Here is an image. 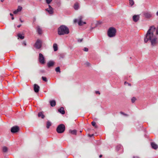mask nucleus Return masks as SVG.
<instances>
[{
    "label": "nucleus",
    "mask_w": 158,
    "mask_h": 158,
    "mask_svg": "<svg viewBox=\"0 0 158 158\" xmlns=\"http://www.w3.org/2000/svg\"><path fill=\"white\" fill-rule=\"evenodd\" d=\"M48 7H49V8H48V9H53V8L50 5H48Z\"/></svg>",
    "instance_id": "4c0bfd02"
},
{
    "label": "nucleus",
    "mask_w": 158,
    "mask_h": 158,
    "mask_svg": "<svg viewBox=\"0 0 158 158\" xmlns=\"http://www.w3.org/2000/svg\"><path fill=\"white\" fill-rule=\"evenodd\" d=\"M102 23V22L100 21H98L97 23L95 24V27L98 26V25H100Z\"/></svg>",
    "instance_id": "c756f323"
},
{
    "label": "nucleus",
    "mask_w": 158,
    "mask_h": 158,
    "mask_svg": "<svg viewBox=\"0 0 158 158\" xmlns=\"http://www.w3.org/2000/svg\"><path fill=\"white\" fill-rule=\"evenodd\" d=\"M151 146L152 148L154 149H156L158 148V145L154 142L151 143Z\"/></svg>",
    "instance_id": "f8f14e48"
},
{
    "label": "nucleus",
    "mask_w": 158,
    "mask_h": 158,
    "mask_svg": "<svg viewBox=\"0 0 158 158\" xmlns=\"http://www.w3.org/2000/svg\"><path fill=\"white\" fill-rule=\"evenodd\" d=\"M156 15L158 16V11L156 13Z\"/></svg>",
    "instance_id": "13d9d810"
},
{
    "label": "nucleus",
    "mask_w": 158,
    "mask_h": 158,
    "mask_svg": "<svg viewBox=\"0 0 158 158\" xmlns=\"http://www.w3.org/2000/svg\"><path fill=\"white\" fill-rule=\"evenodd\" d=\"M18 12H19V11H17V10H16L13 12V13L14 14H17Z\"/></svg>",
    "instance_id": "e433bc0d"
},
{
    "label": "nucleus",
    "mask_w": 158,
    "mask_h": 158,
    "mask_svg": "<svg viewBox=\"0 0 158 158\" xmlns=\"http://www.w3.org/2000/svg\"><path fill=\"white\" fill-rule=\"evenodd\" d=\"M21 24H20V25H18V26H17V27H21Z\"/></svg>",
    "instance_id": "603ef678"
},
{
    "label": "nucleus",
    "mask_w": 158,
    "mask_h": 158,
    "mask_svg": "<svg viewBox=\"0 0 158 158\" xmlns=\"http://www.w3.org/2000/svg\"><path fill=\"white\" fill-rule=\"evenodd\" d=\"M139 15H134L132 17V19L133 21L135 22H137L139 19Z\"/></svg>",
    "instance_id": "1a4fd4ad"
},
{
    "label": "nucleus",
    "mask_w": 158,
    "mask_h": 158,
    "mask_svg": "<svg viewBox=\"0 0 158 158\" xmlns=\"http://www.w3.org/2000/svg\"><path fill=\"white\" fill-rule=\"evenodd\" d=\"M53 47L54 51H56L58 50L57 45L56 44H54L53 45Z\"/></svg>",
    "instance_id": "b1692460"
},
{
    "label": "nucleus",
    "mask_w": 158,
    "mask_h": 158,
    "mask_svg": "<svg viewBox=\"0 0 158 158\" xmlns=\"http://www.w3.org/2000/svg\"><path fill=\"white\" fill-rule=\"evenodd\" d=\"M19 20L21 22V23H23V21L21 19V18H19Z\"/></svg>",
    "instance_id": "49530a36"
},
{
    "label": "nucleus",
    "mask_w": 158,
    "mask_h": 158,
    "mask_svg": "<svg viewBox=\"0 0 158 158\" xmlns=\"http://www.w3.org/2000/svg\"><path fill=\"white\" fill-rule=\"evenodd\" d=\"M58 111L59 112L62 114H64L65 113V111L64 110V108L63 107H61L60 109L58 110Z\"/></svg>",
    "instance_id": "ddd939ff"
},
{
    "label": "nucleus",
    "mask_w": 158,
    "mask_h": 158,
    "mask_svg": "<svg viewBox=\"0 0 158 158\" xmlns=\"http://www.w3.org/2000/svg\"><path fill=\"white\" fill-rule=\"evenodd\" d=\"M2 151L3 152H6L8 151V148L6 146L3 147H2Z\"/></svg>",
    "instance_id": "412c9836"
},
{
    "label": "nucleus",
    "mask_w": 158,
    "mask_h": 158,
    "mask_svg": "<svg viewBox=\"0 0 158 158\" xmlns=\"http://www.w3.org/2000/svg\"><path fill=\"white\" fill-rule=\"evenodd\" d=\"M69 32V28L64 25H61L58 29V34L59 35L68 34Z\"/></svg>",
    "instance_id": "f03ea898"
},
{
    "label": "nucleus",
    "mask_w": 158,
    "mask_h": 158,
    "mask_svg": "<svg viewBox=\"0 0 158 158\" xmlns=\"http://www.w3.org/2000/svg\"><path fill=\"white\" fill-rule=\"evenodd\" d=\"M35 20H36V19L35 18H34V20H33V21L34 22H35Z\"/></svg>",
    "instance_id": "4d7b16f0"
},
{
    "label": "nucleus",
    "mask_w": 158,
    "mask_h": 158,
    "mask_svg": "<svg viewBox=\"0 0 158 158\" xmlns=\"http://www.w3.org/2000/svg\"><path fill=\"white\" fill-rule=\"evenodd\" d=\"M17 36L18 37V38H19L21 40L23 39L24 38V36L23 35L20 33H19L17 35Z\"/></svg>",
    "instance_id": "5701e85b"
},
{
    "label": "nucleus",
    "mask_w": 158,
    "mask_h": 158,
    "mask_svg": "<svg viewBox=\"0 0 158 158\" xmlns=\"http://www.w3.org/2000/svg\"><path fill=\"white\" fill-rule=\"evenodd\" d=\"M69 132L72 135H76L77 133V130L75 129L73 130L70 129L69 130Z\"/></svg>",
    "instance_id": "dca6fc26"
},
{
    "label": "nucleus",
    "mask_w": 158,
    "mask_h": 158,
    "mask_svg": "<svg viewBox=\"0 0 158 158\" xmlns=\"http://www.w3.org/2000/svg\"><path fill=\"white\" fill-rule=\"evenodd\" d=\"M95 27H91V28H90V30H91V31L92 30H93V29H94V28H95Z\"/></svg>",
    "instance_id": "a18cd8bd"
},
{
    "label": "nucleus",
    "mask_w": 158,
    "mask_h": 158,
    "mask_svg": "<svg viewBox=\"0 0 158 158\" xmlns=\"http://www.w3.org/2000/svg\"><path fill=\"white\" fill-rule=\"evenodd\" d=\"M82 16H80L79 18L78 24L80 26H82L83 24L82 23Z\"/></svg>",
    "instance_id": "2eb2a0df"
},
{
    "label": "nucleus",
    "mask_w": 158,
    "mask_h": 158,
    "mask_svg": "<svg viewBox=\"0 0 158 158\" xmlns=\"http://www.w3.org/2000/svg\"><path fill=\"white\" fill-rule=\"evenodd\" d=\"M92 125L95 128H97L98 127V126L96 125V123L94 122H92L91 123Z\"/></svg>",
    "instance_id": "a878e982"
},
{
    "label": "nucleus",
    "mask_w": 158,
    "mask_h": 158,
    "mask_svg": "<svg viewBox=\"0 0 158 158\" xmlns=\"http://www.w3.org/2000/svg\"><path fill=\"white\" fill-rule=\"evenodd\" d=\"M42 78L43 81H44L45 82H47L48 81V80L47 79L46 77H42Z\"/></svg>",
    "instance_id": "7c9ffc66"
},
{
    "label": "nucleus",
    "mask_w": 158,
    "mask_h": 158,
    "mask_svg": "<svg viewBox=\"0 0 158 158\" xmlns=\"http://www.w3.org/2000/svg\"><path fill=\"white\" fill-rule=\"evenodd\" d=\"M10 15L11 16H12L13 15V14L11 13H10Z\"/></svg>",
    "instance_id": "864d4df0"
},
{
    "label": "nucleus",
    "mask_w": 158,
    "mask_h": 158,
    "mask_svg": "<svg viewBox=\"0 0 158 158\" xmlns=\"http://www.w3.org/2000/svg\"><path fill=\"white\" fill-rule=\"evenodd\" d=\"M80 133H81L82 132V131H80Z\"/></svg>",
    "instance_id": "680f3d73"
},
{
    "label": "nucleus",
    "mask_w": 158,
    "mask_h": 158,
    "mask_svg": "<svg viewBox=\"0 0 158 158\" xmlns=\"http://www.w3.org/2000/svg\"><path fill=\"white\" fill-rule=\"evenodd\" d=\"M124 116H128V115L127 114H124L123 115Z\"/></svg>",
    "instance_id": "de8ad7c7"
},
{
    "label": "nucleus",
    "mask_w": 158,
    "mask_h": 158,
    "mask_svg": "<svg viewBox=\"0 0 158 158\" xmlns=\"http://www.w3.org/2000/svg\"><path fill=\"white\" fill-rule=\"evenodd\" d=\"M85 64L87 66H89L90 65V64L88 62H86Z\"/></svg>",
    "instance_id": "473e14b6"
},
{
    "label": "nucleus",
    "mask_w": 158,
    "mask_h": 158,
    "mask_svg": "<svg viewBox=\"0 0 158 158\" xmlns=\"http://www.w3.org/2000/svg\"><path fill=\"white\" fill-rule=\"evenodd\" d=\"M136 100V99L135 97H132L131 99V102L132 103H134L135 102V101Z\"/></svg>",
    "instance_id": "bb28decb"
},
{
    "label": "nucleus",
    "mask_w": 158,
    "mask_h": 158,
    "mask_svg": "<svg viewBox=\"0 0 158 158\" xmlns=\"http://www.w3.org/2000/svg\"><path fill=\"white\" fill-rule=\"evenodd\" d=\"M61 57H62V58H63V57H62V56H61Z\"/></svg>",
    "instance_id": "0e129e2a"
},
{
    "label": "nucleus",
    "mask_w": 158,
    "mask_h": 158,
    "mask_svg": "<svg viewBox=\"0 0 158 158\" xmlns=\"http://www.w3.org/2000/svg\"><path fill=\"white\" fill-rule=\"evenodd\" d=\"M55 64V62L53 61L50 60L48 61L47 64V66L48 68H50L53 67Z\"/></svg>",
    "instance_id": "9b49d317"
},
{
    "label": "nucleus",
    "mask_w": 158,
    "mask_h": 158,
    "mask_svg": "<svg viewBox=\"0 0 158 158\" xmlns=\"http://www.w3.org/2000/svg\"><path fill=\"white\" fill-rule=\"evenodd\" d=\"M52 125V123L49 121H48L46 123V127L47 129L49 128L50 126Z\"/></svg>",
    "instance_id": "aec40b11"
},
{
    "label": "nucleus",
    "mask_w": 158,
    "mask_h": 158,
    "mask_svg": "<svg viewBox=\"0 0 158 158\" xmlns=\"http://www.w3.org/2000/svg\"><path fill=\"white\" fill-rule=\"evenodd\" d=\"M73 7L74 9L76 10H78L79 8L78 3L77 2L75 3Z\"/></svg>",
    "instance_id": "a211bd4d"
},
{
    "label": "nucleus",
    "mask_w": 158,
    "mask_h": 158,
    "mask_svg": "<svg viewBox=\"0 0 158 158\" xmlns=\"http://www.w3.org/2000/svg\"><path fill=\"white\" fill-rule=\"evenodd\" d=\"M61 57H62V58H63V57H62V56H61Z\"/></svg>",
    "instance_id": "e2e57ef3"
},
{
    "label": "nucleus",
    "mask_w": 158,
    "mask_h": 158,
    "mask_svg": "<svg viewBox=\"0 0 158 158\" xmlns=\"http://www.w3.org/2000/svg\"><path fill=\"white\" fill-rule=\"evenodd\" d=\"M83 50L85 52H88V49L86 48H84Z\"/></svg>",
    "instance_id": "72a5a7b5"
},
{
    "label": "nucleus",
    "mask_w": 158,
    "mask_h": 158,
    "mask_svg": "<svg viewBox=\"0 0 158 158\" xmlns=\"http://www.w3.org/2000/svg\"><path fill=\"white\" fill-rule=\"evenodd\" d=\"M156 34L158 35V27L156 29Z\"/></svg>",
    "instance_id": "ea45409f"
},
{
    "label": "nucleus",
    "mask_w": 158,
    "mask_h": 158,
    "mask_svg": "<svg viewBox=\"0 0 158 158\" xmlns=\"http://www.w3.org/2000/svg\"><path fill=\"white\" fill-rule=\"evenodd\" d=\"M120 113L122 114H123V115H124V114H125L124 112H122V111H121L120 112Z\"/></svg>",
    "instance_id": "c03bdc74"
},
{
    "label": "nucleus",
    "mask_w": 158,
    "mask_h": 158,
    "mask_svg": "<svg viewBox=\"0 0 158 158\" xmlns=\"http://www.w3.org/2000/svg\"><path fill=\"white\" fill-rule=\"evenodd\" d=\"M39 62L42 64H44L45 63L44 57L43 55L41 53L39 54L38 58Z\"/></svg>",
    "instance_id": "39448f33"
},
{
    "label": "nucleus",
    "mask_w": 158,
    "mask_h": 158,
    "mask_svg": "<svg viewBox=\"0 0 158 158\" xmlns=\"http://www.w3.org/2000/svg\"><path fill=\"white\" fill-rule=\"evenodd\" d=\"M45 10L48 12L50 14H52L53 13V9H48L47 8L45 9Z\"/></svg>",
    "instance_id": "6ab92c4d"
},
{
    "label": "nucleus",
    "mask_w": 158,
    "mask_h": 158,
    "mask_svg": "<svg viewBox=\"0 0 158 158\" xmlns=\"http://www.w3.org/2000/svg\"><path fill=\"white\" fill-rule=\"evenodd\" d=\"M35 47L37 49H40L42 47V41L39 39H38L35 44Z\"/></svg>",
    "instance_id": "423d86ee"
},
{
    "label": "nucleus",
    "mask_w": 158,
    "mask_h": 158,
    "mask_svg": "<svg viewBox=\"0 0 158 158\" xmlns=\"http://www.w3.org/2000/svg\"><path fill=\"white\" fill-rule=\"evenodd\" d=\"M52 0H46V2L48 4H50Z\"/></svg>",
    "instance_id": "2f4dec72"
},
{
    "label": "nucleus",
    "mask_w": 158,
    "mask_h": 158,
    "mask_svg": "<svg viewBox=\"0 0 158 158\" xmlns=\"http://www.w3.org/2000/svg\"><path fill=\"white\" fill-rule=\"evenodd\" d=\"M88 135L90 137H92L94 136V134H92V135L89 134Z\"/></svg>",
    "instance_id": "37998d69"
},
{
    "label": "nucleus",
    "mask_w": 158,
    "mask_h": 158,
    "mask_svg": "<svg viewBox=\"0 0 158 158\" xmlns=\"http://www.w3.org/2000/svg\"><path fill=\"white\" fill-rule=\"evenodd\" d=\"M50 105L52 107H54L56 105V102L55 100H53L50 101Z\"/></svg>",
    "instance_id": "f3484780"
},
{
    "label": "nucleus",
    "mask_w": 158,
    "mask_h": 158,
    "mask_svg": "<svg viewBox=\"0 0 158 158\" xmlns=\"http://www.w3.org/2000/svg\"><path fill=\"white\" fill-rule=\"evenodd\" d=\"M83 40V38L81 39H79L78 40V42H81Z\"/></svg>",
    "instance_id": "c9c22d12"
},
{
    "label": "nucleus",
    "mask_w": 158,
    "mask_h": 158,
    "mask_svg": "<svg viewBox=\"0 0 158 158\" xmlns=\"http://www.w3.org/2000/svg\"><path fill=\"white\" fill-rule=\"evenodd\" d=\"M40 89V86L37 84H35L33 85V89L34 92L37 93L39 92Z\"/></svg>",
    "instance_id": "6e6552de"
},
{
    "label": "nucleus",
    "mask_w": 158,
    "mask_h": 158,
    "mask_svg": "<svg viewBox=\"0 0 158 158\" xmlns=\"http://www.w3.org/2000/svg\"><path fill=\"white\" fill-rule=\"evenodd\" d=\"M22 9V7L20 6H19L18 7V9H17V10L19 12Z\"/></svg>",
    "instance_id": "c85d7f7f"
},
{
    "label": "nucleus",
    "mask_w": 158,
    "mask_h": 158,
    "mask_svg": "<svg viewBox=\"0 0 158 158\" xmlns=\"http://www.w3.org/2000/svg\"><path fill=\"white\" fill-rule=\"evenodd\" d=\"M14 17L13 16H12L11 19H12V20H14Z\"/></svg>",
    "instance_id": "6e6d98bb"
},
{
    "label": "nucleus",
    "mask_w": 158,
    "mask_h": 158,
    "mask_svg": "<svg viewBox=\"0 0 158 158\" xmlns=\"http://www.w3.org/2000/svg\"><path fill=\"white\" fill-rule=\"evenodd\" d=\"M144 16L146 18L149 19L152 17V15L150 12H144L143 13Z\"/></svg>",
    "instance_id": "9d476101"
},
{
    "label": "nucleus",
    "mask_w": 158,
    "mask_h": 158,
    "mask_svg": "<svg viewBox=\"0 0 158 158\" xmlns=\"http://www.w3.org/2000/svg\"><path fill=\"white\" fill-rule=\"evenodd\" d=\"M65 127L64 124H60L57 127L56 131L58 133H62L65 131Z\"/></svg>",
    "instance_id": "20e7f679"
},
{
    "label": "nucleus",
    "mask_w": 158,
    "mask_h": 158,
    "mask_svg": "<svg viewBox=\"0 0 158 158\" xmlns=\"http://www.w3.org/2000/svg\"><path fill=\"white\" fill-rule=\"evenodd\" d=\"M23 1V0H18V2H22Z\"/></svg>",
    "instance_id": "09e8293b"
},
{
    "label": "nucleus",
    "mask_w": 158,
    "mask_h": 158,
    "mask_svg": "<svg viewBox=\"0 0 158 158\" xmlns=\"http://www.w3.org/2000/svg\"><path fill=\"white\" fill-rule=\"evenodd\" d=\"M4 0H1V1L2 2H4Z\"/></svg>",
    "instance_id": "bf43d9fd"
},
{
    "label": "nucleus",
    "mask_w": 158,
    "mask_h": 158,
    "mask_svg": "<svg viewBox=\"0 0 158 158\" xmlns=\"http://www.w3.org/2000/svg\"><path fill=\"white\" fill-rule=\"evenodd\" d=\"M156 29V28L154 25L150 26L144 38V42L145 43L150 41L151 45L153 46H156L158 43V38L154 34Z\"/></svg>",
    "instance_id": "f257e3e1"
},
{
    "label": "nucleus",
    "mask_w": 158,
    "mask_h": 158,
    "mask_svg": "<svg viewBox=\"0 0 158 158\" xmlns=\"http://www.w3.org/2000/svg\"><path fill=\"white\" fill-rule=\"evenodd\" d=\"M19 127L17 126H15L11 127L10 129V131L12 133H16L19 131Z\"/></svg>",
    "instance_id": "0eeeda50"
},
{
    "label": "nucleus",
    "mask_w": 158,
    "mask_h": 158,
    "mask_svg": "<svg viewBox=\"0 0 158 158\" xmlns=\"http://www.w3.org/2000/svg\"><path fill=\"white\" fill-rule=\"evenodd\" d=\"M78 21V20L77 19H75L74 20V22L75 23H76Z\"/></svg>",
    "instance_id": "58836bf2"
},
{
    "label": "nucleus",
    "mask_w": 158,
    "mask_h": 158,
    "mask_svg": "<svg viewBox=\"0 0 158 158\" xmlns=\"http://www.w3.org/2000/svg\"><path fill=\"white\" fill-rule=\"evenodd\" d=\"M116 32V29L114 27H110L107 31V35L110 37H114Z\"/></svg>",
    "instance_id": "7ed1b4c3"
},
{
    "label": "nucleus",
    "mask_w": 158,
    "mask_h": 158,
    "mask_svg": "<svg viewBox=\"0 0 158 158\" xmlns=\"http://www.w3.org/2000/svg\"><path fill=\"white\" fill-rule=\"evenodd\" d=\"M95 93L96 94H100L99 91H96Z\"/></svg>",
    "instance_id": "79ce46f5"
},
{
    "label": "nucleus",
    "mask_w": 158,
    "mask_h": 158,
    "mask_svg": "<svg viewBox=\"0 0 158 158\" xmlns=\"http://www.w3.org/2000/svg\"><path fill=\"white\" fill-rule=\"evenodd\" d=\"M124 84H127L128 85L130 86H131V84L130 83H129L127 82V81H125L124 82Z\"/></svg>",
    "instance_id": "f704fd0d"
},
{
    "label": "nucleus",
    "mask_w": 158,
    "mask_h": 158,
    "mask_svg": "<svg viewBox=\"0 0 158 158\" xmlns=\"http://www.w3.org/2000/svg\"><path fill=\"white\" fill-rule=\"evenodd\" d=\"M130 5L132 6L134 4V2L133 0H129Z\"/></svg>",
    "instance_id": "cd10ccee"
},
{
    "label": "nucleus",
    "mask_w": 158,
    "mask_h": 158,
    "mask_svg": "<svg viewBox=\"0 0 158 158\" xmlns=\"http://www.w3.org/2000/svg\"><path fill=\"white\" fill-rule=\"evenodd\" d=\"M99 157L100 158L102 157V155H100Z\"/></svg>",
    "instance_id": "5fc2aeb1"
},
{
    "label": "nucleus",
    "mask_w": 158,
    "mask_h": 158,
    "mask_svg": "<svg viewBox=\"0 0 158 158\" xmlns=\"http://www.w3.org/2000/svg\"><path fill=\"white\" fill-rule=\"evenodd\" d=\"M133 158H139L138 157V156H133Z\"/></svg>",
    "instance_id": "8fccbe9b"
},
{
    "label": "nucleus",
    "mask_w": 158,
    "mask_h": 158,
    "mask_svg": "<svg viewBox=\"0 0 158 158\" xmlns=\"http://www.w3.org/2000/svg\"><path fill=\"white\" fill-rule=\"evenodd\" d=\"M82 23H83V24H86V23L85 22H83L82 21Z\"/></svg>",
    "instance_id": "3c124183"
},
{
    "label": "nucleus",
    "mask_w": 158,
    "mask_h": 158,
    "mask_svg": "<svg viewBox=\"0 0 158 158\" xmlns=\"http://www.w3.org/2000/svg\"><path fill=\"white\" fill-rule=\"evenodd\" d=\"M55 71L57 72L60 73V67H57L55 69Z\"/></svg>",
    "instance_id": "393cba45"
},
{
    "label": "nucleus",
    "mask_w": 158,
    "mask_h": 158,
    "mask_svg": "<svg viewBox=\"0 0 158 158\" xmlns=\"http://www.w3.org/2000/svg\"><path fill=\"white\" fill-rule=\"evenodd\" d=\"M41 72L42 73H44V70H42L41 71Z\"/></svg>",
    "instance_id": "052dcab7"
},
{
    "label": "nucleus",
    "mask_w": 158,
    "mask_h": 158,
    "mask_svg": "<svg viewBox=\"0 0 158 158\" xmlns=\"http://www.w3.org/2000/svg\"><path fill=\"white\" fill-rule=\"evenodd\" d=\"M37 31L38 34L41 35L42 34V29L40 28L39 26H38L37 28Z\"/></svg>",
    "instance_id": "4be33fe9"
},
{
    "label": "nucleus",
    "mask_w": 158,
    "mask_h": 158,
    "mask_svg": "<svg viewBox=\"0 0 158 158\" xmlns=\"http://www.w3.org/2000/svg\"><path fill=\"white\" fill-rule=\"evenodd\" d=\"M23 44H24L25 46H26L27 45L26 42L25 41H24L23 42Z\"/></svg>",
    "instance_id": "a19ab883"
},
{
    "label": "nucleus",
    "mask_w": 158,
    "mask_h": 158,
    "mask_svg": "<svg viewBox=\"0 0 158 158\" xmlns=\"http://www.w3.org/2000/svg\"><path fill=\"white\" fill-rule=\"evenodd\" d=\"M44 112L43 111H41L40 112H39L38 114V116L39 117H41L42 118L44 119L45 116L43 114Z\"/></svg>",
    "instance_id": "4468645a"
}]
</instances>
